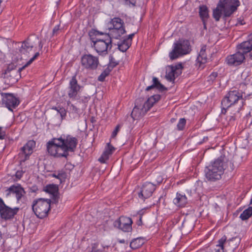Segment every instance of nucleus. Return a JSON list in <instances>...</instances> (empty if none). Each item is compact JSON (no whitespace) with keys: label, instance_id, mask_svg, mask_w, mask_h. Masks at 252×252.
Masks as SVG:
<instances>
[{"label":"nucleus","instance_id":"864d4df0","mask_svg":"<svg viewBox=\"0 0 252 252\" xmlns=\"http://www.w3.org/2000/svg\"><path fill=\"white\" fill-rule=\"evenodd\" d=\"M90 97L89 96H84V98H82L81 100L84 102H87L88 100L89 99Z\"/></svg>","mask_w":252,"mask_h":252},{"label":"nucleus","instance_id":"412c9836","mask_svg":"<svg viewBox=\"0 0 252 252\" xmlns=\"http://www.w3.org/2000/svg\"><path fill=\"white\" fill-rule=\"evenodd\" d=\"M115 148L110 143H107L105 150L102 153L101 156L99 158L98 160L101 163H105L108 159L109 156L114 151Z\"/></svg>","mask_w":252,"mask_h":252},{"label":"nucleus","instance_id":"bf43d9fd","mask_svg":"<svg viewBox=\"0 0 252 252\" xmlns=\"http://www.w3.org/2000/svg\"><path fill=\"white\" fill-rule=\"evenodd\" d=\"M39 46L40 47V49H42V47H43V45L41 43V41H40L39 42Z\"/></svg>","mask_w":252,"mask_h":252},{"label":"nucleus","instance_id":"37998d69","mask_svg":"<svg viewBox=\"0 0 252 252\" xmlns=\"http://www.w3.org/2000/svg\"><path fill=\"white\" fill-rule=\"evenodd\" d=\"M120 125H117L116 126L115 129L112 132V135H111V138H115L118 132H119V131L120 130Z\"/></svg>","mask_w":252,"mask_h":252},{"label":"nucleus","instance_id":"423d86ee","mask_svg":"<svg viewBox=\"0 0 252 252\" xmlns=\"http://www.w3.org/2000/svg\"><path fill=\"white\" fill-rule=\"evenodd\" d=\"M51 200L38 198L34 200L32 205V210L35 215L40 219L46 217L50 210Z\"/></svg>","mask_w":252,"mask_h":252},{"label":"nucleus","instance_id":"b1692460","mask_svg":"<svg viewBox=\"0 0 252 252\" xmlns=\"http://www.w3.org/2000/svg\"><path fill=\"white\" fill-rule=\"evenodd\" d=\"M173 202L178 207H184L187 203V198L185 195L177 193Z\"/></svg>","mask_w":252,"mask_h":252},{"label":"nucleus","instance_id":"72a5a7b5","mask_svg":"<svg viewBox=\"0 0 252 252\" xmlns=\"http://www.w3.org/2000/svg\"><path fill=\"white\" fill-rule=\"evenodd\" d=\"M110 71L111 69L110 68H106L98 77V80L101 82L105 80L106 77L109 74Z\"/></svg>","mask_w":252,"mask_h":252},{"label":"nucleus","instance_id":"7ed1b4c3","mask_svg":"<svg viewBox=\"0 0 252 252\" xmlns=\"http://www.w3.org/2000/svg\"><path fill=\"white\" fill-rule=\"evenodd\" d=\"M239 106L236 108V112H239L244 103V99L241 92L238 90L229 91L221 101L223 106L222 113H225L226 111H231L233 107L236 104Z\"/></svg>","mask_w":252,"mask_h":252},{"label":"nucleus","instance_id":"393cba45","mask_svg":"<svg viewBox=\"0 0 252 252\" xmlns=\"http://www.w3.org/2000/svg\"><path fill=\"white\" fill-rule=\"evenodd\" d=\"M146 111H145V109L143 108V107L141 108H139L138 106H135L131 112V116L134 120H137L143 116Z\"/></svg>","mask_w":252,"mask_h":252},{"label":"nucleus","instance_id":"4be33fe9","mask_svg":"<svg viewBox=\"0 0 252 252\" xmlns=\"http://www.w3.org/2000/svg\"><path fill=\"white\" fill-rule=\"evenodd\" d=\"M160 98V95L159 94H155L149 97L148 100L144 103L143 108L145 109V111L147 112L155 103L158 101Z\"/></svg>","mask_w":252,"mask_h":252},{"label":"nucleus","instance_id":"9b49d317","mask_svg":"<svg viewBox=\"0 0 252 252\" xmlns=\"http://www.w3.org/2000/svg\"><path fill=\"white\" fill-rule=\"evenodd\" d=\"M19 208H11L7 206L1 198L0 197V217L5 220L12 219L17 214Z\"/></svg>","mask_w":252,"mask_h":252},{"label":"nucleus","instance_id":"052dcab7","mask_svg":"<svg viewBox=\"0 0 252 252\" xmlns=\"http://www.w3.org/2000/svg\"><path fill=\"white\" fill-rule=\"evenodd\" d=\"M120 243H125V240L124 239L120 240L119 241Z\"/></svg>","mask_w":252,"mask_h":252},{"label":"nucleus","instance_id":"4468645a","mask_svg":"<svg viewBox=\"0 0 252 252\" xmlns=\"http://www.w3.org/2000/svg\"><path fill=\"white\" fill-rule=\"evenodd\" d=\"M81 88V87L78 84L76 76H73L70 80L67 88L68 97L72 100L78 99V94Z\"/></svg>","mask_w":252,"mask_h":252},{"label":"nucleus","instance_id":"39448f33","mask_svg":"<svg viewBox=\"0 0 252 252\" xmlns=\"http://www.w3.org/2000/svg\"><path fill=\"white\" fill-rule=\"evenodd\" d=\"M109 25L110 27L109 28V32L107 34L113 38L120 39L122 35L126 33L124 22L119 17L111 19Z\"/></svg>","mask_w":252,"mask_h":252},{"label":"nucleus","instance_id":"473e14b6","mask_svg":"<svg viewBox=\"0 0 252 252\" xmlns=\"http://www.w3.org/2000/svg\"><path fill=\"white\" fill-rule=\"evenodd\" d=\"M118 49L120 51L125 52L129 47V44L128 42L126 41V39H123L121 43L118 44Z\"/></svg>","mask_w":252,"mask_h":252},{"label":"nucleus","instance_id":"13d9d810","mask_svg":"<svg viewBox=\"0 0 252 252\" xmlns=\"http://www.w3.org/2000/svg\"><path fill=\"white\" fill-rule=\"evenodd\" d=\"M176 119L172 118L170 120V122H171V123H174L176 121Z\"/></svg>","mask_w":252,"mask_h":252},{"label":"nucleus","instance_id":"603ef678","mask_svg":"<svg viewBox=\"0 0 252 252\" xmlns=\"http://www.w3.org/2000/svg\"><path fill=\"white\" fill-rule=\"evenodd\" d=\"M127 3L131 4L132 5H135V1H134V0H125Z\"/></svg>","mask_w":252,"mask_h":252},{"label":"nucleus","instance_id":"de8ad7c7","mask_svg":"<svg viewBox=\"0 0 252 252\" xmlns=\"http://www.w3.org/2000/svg\"><path fill=\"white\" fill-rule=\"evenodd\" d=\"M239 112H236V110L235 111H234V113L232 114V115H231L230 116H228L227 117V118L229 119V122H231V121H235V115L237 114V113H238Z\"/></svg>","mask_w":252,"mask_h":252},{"label":"nucleus","instance_id":"f257e3e1","mask_svg":"<svg viewBox=\"0 0 252 252\" xmlns=\"http://www.w3.org/2000/svg\"><path fill=\"white\" fill-rule=\"evenodd\" d=\"M226 160L224 156H220L205 167V176L208 181L215 182L221 179L227 168Z\"/></svg>","mask_w":252,"mask_h":252},{"label":"nucleus","instance_id":"dca6fc26","mask_svg":"<svg viewBox=\"0 0 252 252\" xmlns=\"http://www.w3.org/2000/svg\"><path fill=\"white\" fill-rule=\"evenodd\" d=\"M183 66L179 63L175 65L168 66L166 69L165 77L170 82H174L176 77H178L182 73Z\"/></svg>","mask_w":252,"mask_h":252},{"label":"nucleus","instance_id":"20e7f679","mask_svg":"<svg viewBox=\"0 0 252 252\" xmlns=\"http://www.w3.org/2000/svg\"><path fill=\"white\" fill-rule=\"evenodd\" d=\"M191 50L190 43L188 40H179L174 43L173 49L169 53V57L173 61L189 53Z\"/></svg>","mask_w":252,"mask_h":252},{"label":"nucleus","instance_id":"2eb2a0df","mask_svg":"<svg viewBox=\"0 0 252 252\" xmlns=\"http://www.w3.org/2000/svg\"><path fill=\"white\" fill-rule=\"evenodd\" d=\"M132 220L129 217L122 216L114 222L115 227L119 228L124 232H130L132 230Z\"/></svg>","mask_w":252,"mask_h":252},{"label":"nucleus","instance_id":"f03ea898","mask_svg":"<svg viewBox=\"0 0 252 252\" xmlns=\"http://www.w3.org/2000/svg\"><path fill=\"white\" fill-rule=\"evenodd\" d=\"M238 51L233 55L228 56L225 62L229 65L237 66L241 64L245 59V54L252 51V33L248 37L247 41L237 46ZM252 59V52L250 54Z\"/></svg>","mask_w":252,"mask_h":252},{"label":"nucleus","instance_id":"f3484780","mask_svg":"<svg viewBox=\"0 0 252 252\" xmlns=\"http://www.w3.org/2000/svg\"><path fill=\"white\" fill-rule=\"evenodd\" d=\"M35 141L33 140H29L21 148V151L19 154L20 158V164H21L22 162H25L28 159L29 156L32 153L33 149L35 147Z\"/></svg>","mask_w":252,"mask_h":252},{"label":"nucleus","instance_id":"a19ab883","mask_svg":"<svg viewBox=\"0 0 252 252\" xmlns=\"http://www.w3.org/2000/svg\"><path fill=\"white\" fill-rule=\"evenodd\" d=\"M138 241V240L137 239H135L133 241H132L130 244V247L132 249H136L137 248H138L140 246V244H137V241Z\"/></svg>","mask_w":252,"mask_h":252},{"label":"nucleus","instance_id":"a18cd8bd","mask_svg":"<svg viewBox=\"0 0 252 252\" xmlns=\"http://www.w3.org/2000/svg\"><path fill=\"white\" fill-rule=\"evenodd\" d=\"M5 132L3 130L2 127H0V139H4L5 137Z\"/></svg>","mask_w":252,"mask_h":252},{"label":"nucleus","instance_id":"f704fd0d","mask_svg":"<svg viewBox=\"0 0 252 252\" xmlns=\"http://www.w3.org/2000/svg\"><path fill=\"white\" fill-rule=\"evenodd\" d=\"M52 177L59 179L61 181V182H62L63 180L65 179L66 174L64 172L59 171L58 174L54 173L52 174Z\"/></svg>","mask_w":252,"mask_h":252},{"label":"nucleus","instance_id":"c03bdc74","mask_svg":"<svg viewBox=\"0 0 252 252\" xmlns=\"http://www.w3.org/2000/svg\"><path fill=\"white\" fill-rule=\"evenodd\" d=\"M218 76V73L217 72H212L210 76L208 77L209 80L213 81Z\"/></svg>","mask_w":252,"mask_h":252},{"label":"nucleus","instance_id":"f8f14e48","mask_svg":"<svg viewBox=\"0 0 252 252\" xmlns=\"http://www.w3.org/2000/svg\"><path fill=\"white\" fill-rule=\"evenodd\" d=\"M0 94L2 96V104L10 111H12L13 109L17 107L20 103L19 98L12 94L2 93Z\"/></svg>","mask_w":252,"mask_h":252},{"label":"nucleus","instance_id":"680f3d73","mask_svg":"<svg viewBox=\"0 0 252 252\" xmlns=\"http://www.w3.org/2000/svg\"><path fill=\"white\" fill-rule=\"evenodd\" d=\"M252 198L251 199L250 202V205H252Z\"/></svg>","mask_w":252,"mask_h":252},{"label":"nucleus","instance_id":"8fccbe9b","mask_svg":"<svg viewBox=\"0 0 252 252\" xmlns=\"http://www.w3.org/2000/svg\"><path fill=\"white\" fill-rule=\"evenodd\" d=\"M60 31L59 26H56L53 30V35H57L58 32Z\"/></svg>","mask_w":252,"mask_h":252},{"label":"nucleus","instance_id":"6e6552de","mask_svg":"<svg viewBox=\"0 0 252 252\" xmlns=\"http://www.w3.org/2000/svg\"><path fill=\"white\" fill-rule=\"evenodd\" d=\"M58 139L65 158L68 156L69 152L75 151L78 143V140L75 137L67 135L63 138L61 137Z\"/></svg>","mask_w":252,"mask_h":252},{"label":"nucleus","instance_id":"09e8293b","mask_svg":"<svg viewBox=\"0 0 252 252\" xmlns=\"http://www.w3.org/2000/svg\"><path fill=\"white\" fill-rule=\"evenodd\" d=\"M136 32H134L133 33H131V34H130L129 35H128L127 37H123L122 38L123 39H126V41L127 42H128V41L130 40V41L132 40L133 37L134 36V35H135Z\"/></svg>","mask_w":252,"mask_h":252},{"label":"nucleus","instance_id":"0eeeda50","mask_svg":"<svg viewBox=\"0 0 252 252\" xmlns=\"http://www.w3.org/2000/svg\"><path fill=\"white\" fill-rule=\"evenodd\" d=\"M109 34L106 33L104 34V38H100L96 37L95 40H92L93 46L95 51L99 55H106L108 54V49L112 47V39Z\"/></svg>","mask_w":252,"mask_h":252},{"label":"nucleus","instance_id":"cd10ccee","mask_svg":"<svg viewBox=\"0 0 252 252\" xmlns=\"http://www.w3.org/2000/svg\"><path fill=\"white\" fill-rule=\"evenodd\" d=\"M199 15L204 24L205 25V21L208 19L209 16L208 9L206 6L202 5L200 6Z\"/></svg>","mask_w":252,"mask_h":252},{"label":"nucleus","instance_id":"ddd939ff","mask_svg":"<svg viewBox=\"0 0 252 252\" xmlns=\"http://www.w3.org/2000/svg\"><path fill=\"white\" fill-rule=\"evenodd\" d=\"M58 138H54L47 144V150L48 153L55 157H64L63 150Z\"/></svg>","mask_w":252,"mask_h":252},{"label":"nucleus","instance_id":"1a4fd4ad","mask_svg":"<svg viewBox=\"0 0 252 252\" xmlns=\"http://www.w3.org/2000/svg\"><path fill=\"white\" fill-rule=\"evenodd\" d=\"M240 5L239 0H220L219 6L223 9L224 17H229Z\"/></svg>","mask_w":252,"mask_h":252},{"label":"nucleus","instance_id":"e2e57ef3","mask_svg":"<svg viewBox=\"0 0 252 252\" xmlns=\"http://www.w3.org/2000/svg\"><path fill=\"white\" fill-rule=\"evenodd\" d=\"M97 33H98V34H101V35L103 34V33L102 32H97Z\"/></svg>","mask_w":252,"mask_h":252},{"label":"nucleus","instance_id":"58836bf2","mask_svg":"<svg viewBox=\"0 0 252 252\" xmlns=\"http://www.w3.org/2000/svg\"><path fill=\"white\" fill-rule=\"evenodd\" d=\"M53 109H54L55 110H57L59 113H60L61 117L63 118L66 115V111L63 108H58V107H55Z\"/></svg>","mask_w":252,"mask_h":252},{"label":"nucleus","instance_id":"4c0bfd02","mask_svg":"<svg viewBox=\"0 0 252 252\" xmlns=\"http://www.w3.org/2000/svg\"><path fill=\"white\" fill-rule=\"evenodd\" d=\"M226 240V237L225 236H223L221 239H220L218 241V244L217 245L221 248V250H223L224 246L223 244L225 243Z\"/></svg>","mask_w":252,"mask_h":252},{"label":"nucleus","instance_id":"7c9ffc66","mask_svg":"<svg viewBox=\"0 0 252 252\" xmlns=\"http://www.w3.org/2000/svg\"><path fill=\"white\" fill-rule=\"evenodd\" d=\"M252 216V207H249L245 210L240 215V218L243 220H248Z\"/></svg>","mask_w":252,"mask_h":252},{"label":"nucleus","instance_id":"c756f323","mask_svg":"<svg viewBox=\"0 0 252 252\" xmlns=\"http://www.w3.org/2000/svg\"><path fill=\"white\" fill-rule=\"evenodd\" d=\"M222 14H223V9L219 6V3L216 9L213 10V17L216 21H219Z\"/></svg>","mask_w":252,"mask_h":252},{"label":"nucleus","instance_id":"5701e85b","mask_svg":"<svg viewBox=\"0 0 252 252\" xmlns=\"http://www.w3.org/2000/svg\"><path fill=\"white\" fill-rule=\"evenodd\" d=\"M206 46H203L199 52L198 56L197 58L196 61L199 63V66L207 62V57L206 54Z\"/></svg>","mask_w":252,"mask_h":252},{"label":"nucleus","instance_id":"5fc2aeb1","mask_svg":"<svg viewBox=\"0 0 252 252\" xmlns=\"http://www.w3.org/2000/svg\"><path fill=\"white\" fill-rule=\"evenodd\" d=\"M237 24L243 25L245 24V22H244L243 20H239L238 21Z\"/></svg>","mask_w":252,"mask_h":252},{"label":"nucleus","instance_id":"bb28decb","mask_svg":"<svg viewBox=\"0 0 252 252\" xmlns=\"http://www.w3.org/2000/svg\"><path fill=\"white\" fill-rule=\"evenodd\" d=\"M33 46V43L32 42L31 39L29 38L27 40L23 42L21 52L24 54L26 52H29L32 50Z\"/></svg>","mask_w":252,"mask_h":252},{"label":"nucleus","instance_id":"a878e982","mask_svg":"<svg viewBox=\"0 0 252 252\" xmlns=\"http://www.w3.org/2000/svg\"><path fill=\"white\" fill-rule=\"evenodd\" d=\"M155 88L161 91L166 90V88L158 81V79L157 77H154L153 78V84L147 87L146 91H148Z\"/></svg>","mask_w":252,"mask_h":252},{"label":"nucleus","instance_id":"9d476101","mask_svg":"<svg viewBox=\"0 0 252 252\" xmlns=\"http://www.w3.org/2000/svg\"><path fill=\"white\" fill-rule=\"evenodd\" d=\"M82 66L88 70H94L97 68L99 64L98 59L90 54H85L81 58Z\"/></svg>","mask_w":252,"mask_h":252},{"label":"nucleus","instance_id":"79ce46f5","mask_svg":"<svg viewBox=\"0 0 252 252\" xmlns=\"http://www.w3.org/2000/svg\"><path fill=\"white\" fill-rule=\"evenodd\" d=\"M13 70H19V68H17L16 66L13 64H9L7 67L6 69L5 70V72H10L12 71Z\"/></svg>","mask_w":252,"mask_h":252},{"label":"nucleus","instance_id":"a211bd4d","mask_svg":"<svg viewBox=\"0 0 252 252\" xmlns=\"http://www.w3.org/2000/svg\"><path fill=\"white\" fill-rule=\"evenodd\" d=\"M156 189V186L151 183H145L138 191L139 198L144 201L145 199L150 197Z\"/></svg>","mask_w":252,"mask_h":252},{"label":"nucleus","instance_id":"49530a36","mask_svg":"<svg viewBox=\"0 0 252 252\" xmlns=\"http://www.w3.org/2000/svg\"><path fill=\"white\" fill-rule=\"evenodd\" d=\"M23 173L24 172L22 170H18L15 173V177L16 178L20 179L22 177Z\"/></svg>","mask_w":252,"mask_h":252},{"label":"nucleus","instance_id":"3c124183","mask_svg":"<svg viewBox=\"0 0 252 252\" xmlns=\"http://www.w3.org/2000/svg\"><path fill=\"white\" fill-rule=\"evenodd\" d=\"M96 246H97L96 244L94 245V246L92 247V250L91 252H98L101 251V250L96 249Z\"/></svg>","mask_w":252,"mask_h":252},{"label":"nucleus","instance_id":"c85d7f7f","mask_svg":"<svg viewBox=\"0 0 252 252\" xmlns=\"http://www.w3.org/2000/svg\"><path fill=\"white\" fill-rule=\"evenodd\" d=\"M67 105L69 108L70 114L74 115L73 117H77L79 115V109L74 104H72L70 100L67 101Z\"/></svg>","mask_w":252,"mask_h":252},{"label":"nucleus","instance_id":"2f4dec72","mask_svg":"<svg viewBox=\"0 0 252 252\" xmlns=\"http://www.w3.org/2000/svg\"><path fill=\"white\" fill-rule=\"evenodd\" d=\"M44 190L46 192L55 195L58 191V188L55 185H48L45 187Z\"/></svg>","mask_w":252,"mask_h":252},{"label":"nucleus","instance_id":"6ab92c4d","mask_svg":"<svg viewBox=\"0 0 252 252\" xmlns=\"http://www.w3.org/2000/svg\"><path fill=\"white\" fill-rule=\"evenodd\" d=\"M26 67L24 65L23 67L19 68V70H13L10 72H4V78L5 79V83L9 85H13L16 83L20 78L21 71Z\"/></svg>","mask_w":252,"mask_h":252},{"label":"nucleus","instance_id":"aec40b11","mask_svg":"<svg viewBox=\"0 0 252 252\" xmlns=\"http://www.w3.org/2000/svg\"><path fill=\"white\" fill-rule=\"evenodd\" d=\"M6 195L14 194L15 195L17 202H19L25 195L26 192L20 185H13L6 190Z\"/></svg>","mask_w":252,"mask_h":252},{"label":"nucleus","instance_id":"ea45409f","mask_svg":"<svg viewBox=\"0 0 252 252\" xmlns=\"http://www.w3.org/2000/svg\"><path fill=\"white\" fill-rule=\"evenodd\" d=\"M39 55V53L38 52H36L35 55L26 63V64L25 65V66H28L30 64H31L33 61L37 58V57H38Z\"/></svg>","mask_w":252,"mask_h":252},{"label":"nucleus","instance_id":"c9c22d12","mask_svg":"<svg viewBox=\"0 0 252 252\" xmlns=\"http://www.w3.org/2000/svg\"><path fill=\"white\" fill-rule=\"evenodd\" d=\"M110 62L109 63L108 68H110L111 70L116 65L119 64V61L115 60V59L113 58V57H110Z\"/></svg>","mask_w":252,"mask_h":252},{"label":"nucleus","instance_id":"e433bc0d","mask_svg":"<svg viewBox=\"0 0 252 252\" xmlns=\"http://www.w3.org/2000/svg\"><path fill=\"white\" fill-rule=\"evenodd\" d=\"M186 124V120L185 118H181L177 124V129L179 130H183Z\"/></svg>","mask_w":252,"mask_h":252},{"label":"nucleus","instance_id":"6e6d98bb","mask_svg":"<svg viewBox=\"0 0 252 252\" xmlns=\"http://www.w3.org/2000/svg\"><path fill=\"white\" fill-rule=\"evenodd\" d=\"M252 116V110H251L249 114L247 116L248 119H249V117H251Z\"/></svg>","mask_w":252,"mask_h":252},{"label":"nucleus","instance_id":"4d7b16f0","mask_svg":"<svg viewBox=\"0 0 252 252\" xmlns=\"http://www.w3.org/2000/svg\"><path fill=\"white\" fill-rule=\"evenodd\" d=\"M139 222L138 223V225H140L142 224V217L140 216L139 218Z\"/></svg>","mask_w":252,"mask_h":252}]
</instances>
